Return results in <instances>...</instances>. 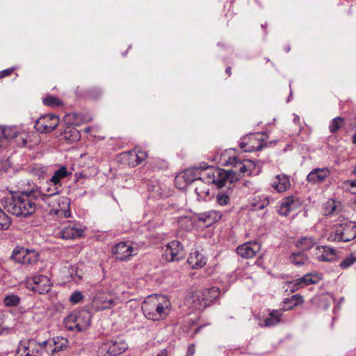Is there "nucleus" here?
I'll return each instance as SVG.
<instances>
[{"label": "nucleus", "instance_id": "f257e3e1", "mask_svg": "<svg viewBox=\"0 0 356 356\" xmlns=\"http://www.w3.org/2000/svg\"><path fill=\"white\" fill-rule=\"evenodd\" d=\"M227 164L233 165L235 170H225L221 168H215L213 170L212 179L209 177V181H213L218 188L226 186L227 184L232 185L240 178V175L237 174L238 172L243 175L245 174L250 175L254 168V164L250 160L241 161L236 156L229 158Z\"/></svg>", "mask_w": 356, "mask_h": 356}, {"label": "nucleus", "instance_id": "f03ea898", "mask_svg": "<svg viewBox=\"0 0 356 356\" xmlns=\"http://www.w3.org/2000/svg\"><path fill=\"white\" fill-rule=\"evenodd\" d=\"M39 191L32 188L29 191H22L13 193L6 201L4 209L17 217H28L35 211L36 200L38 199Z\"/></svg>", "mask_w": 356, "mask_h": 356}, {"label": "nucleus", "instance_id": "7ed1b4c3", "mask_svg": "<svg viewBox=\"0 0 356 356\" xmlns=\"http://www.w3.org/2000/svg\"><path fill=\"white\" fill-rule=\"evenodd\" d=\"M141 309L147 319L160 321L168 315L170 302L163 296L149 297L143 302Z\"/></svg>", "mask_w": 356, "mask_h": 356}, {"label": "nucleus", "instance_id": "20e7f679", "mask_svg": "<svg viewBox=\"0 0 356 356\" xmlns=\"http://www.w3.org/2000/svg\"><path fill=\"white\" fill-rule=\"evenodd\" d=\"M91 318L92 314L88 310H75L63 319V323L68 331L81 332L89 328Z\"/></svg>", "mask_w": 356, "mask_h": 356}, {"label": "nucleus", "instance_id": "39448f33", "mask_svg": "<svg viewBox=\"0 0 356 356\" xmlns=\"http://www.w3.org/2000/svg\"><path fill=\"white\" fill-rule=\"evenodd\" d=\"M334 225L330 238L334 241L348 242L356 237V222L348 220H339Z\"/></svg>", "mask_w": 356, "mask_h": 356}, {"label": "nucleus", "instance_id": "423d86ee", "mask_svg": "<svg viewBox=\"0 0 356 356\" xmlns=\"http://www.w3.org/2000/svg\"><path fill=\"white\" fill-rule=\"evenodd\" d=\"M39 257L38 252L34 250L17 246L13 250L10 259L23 265L34 266L38 263Z\"/></svg>", "mask_w": 356, "mask_h": 356}, {"label": "nucleus", "instance_id": "0eeeda50", "mask_svg": "<svg viewBox=\"0 0 356 356\" xmlns=\"http://www.w3.org/2000/svg\"><path fill=\"white\" fill-rule=\"evenodd\" d=\"M213 170L214 169L210 168L209 166L207 168L198 167L187 169L183 173L181 178L184 179L186 184H191L193 181H201L202 179L206 180L208 183H213L211 181H209V177L212 179ZM179 178H181V177H177V179Z\"/></svg>", "mask_w": 356, "mask_h": 356}, {"label": "nucleus", "instance_id": "6e6552de", "mask_svg": "<svg viewBox=\"0 0 356 356\" xmlns=\"http://www.w3.org/2000/svg\"><path fill=\"white\" fill-rule=\"evenodd\" d=\"M27 287L35 293L44 294L50 291L52 282L49 277L44 275H36L28 279Z\"/></svg>", "mask_w": 356, "mask_h": 356}, {"label": "nucleus", "instance_id": "1a4fd4ad", "mask_svg": "<svg viewBox=\"0 0 356 356\" xmlns=\"http://www.w3.org/2000/svg\"><path fill=\"white\" fill-rule=\"evenodd\" d=\"M264 146H266V145L263 136L260 134H250L244 136L239 142V147L246 152L260 150Z\"/></svg>", "mask_w": 356, "mask_h": 356}, {"label": "nucleus", "instance_id": "9d476101", "mask_svg": "<svg viewBox=\"0 0 356 356\" xmlns=\"http://www.w3.org/2000/svg\"><path fill=\"white\" fill-rule=\"evenodd\" d=\"M186 252L178 241H172L163 248L162 257L167 261H178L184 259Z\"/></svg>", "mask_w": 356, "mask_h": 356}, {"label": "nucleus", "instance_id": "9b49d317", "mask_svg": "<svg viewBox=\"0 0 356 356\" xmlns=\"http://www.w3.org/2000/svg\"><path fill=\"white\" fill-rule=\"evenodd\" d=\"M112 251L117 259L126 261L131 256L138 254L139 248L136 243L129 244L128 242H120L113 248Z\"/></svg>", "mask_w": 356, "mask_h": 356}, {"label": "nucleus", "instance_id": "f8f14e48", "mask_svg": "<svg viewBox=\"0 0 356 356\" xmlns=\"http://www.w3.org/2000/svg\"><path fill=\"white\" fill-rule=\"evenodd\" d=\"M115 296L109 291L100 289L95 296L92 305L97 310L108 309L115 305Z\"/></svg>", "mask_w": 356, "mask_h": 356}, {"label": "nucleus", "instance_id": "ddd939ff", "mask_svg": "<svg viewBox=\"0 0 356 356\" xmlns=\"http://www.w3.org/2000/svg\"><path fill=\"white\" fill-rule=\"evenodd\" d=\"M128 348L127 344L122 341L110 340L104 343L99 352L102 356H117Z\"/></svg>", "mask_w": 356, "mask_h": 356}, {"label": "nucleus", "instance_id": "4468645a", "mask_svg": "<svg viewBox=\"0 0 356 356\" xmlns=\"http://www.w3.org/2000/svg\"><path fill=\"white\" fill-rule=\"evenodd\" d=\"M59 124V118L54 114L41 116L35 123V129L40 133H49L55 129Z\"/></svg>", "mask_w": 356, "mask_h": 356}, {"label": "nucleus", "instance_id": "2eb2a0df", "mask_svg": "<svg viewBox=\"0 0 356 356\" xmlns=\"http://www.w3.org/2000/svg\"><path fill=\"white\" fill-rule=\"evenodd\" d=\"M261 250V244L257 241H248L238 245L236 252L237 254L243 259H251Z\"/></svg>", "mask_w": 356, "mask_h": 356}, {"label": "nucleus", "instance_id": "dca6fc26", "mask_svg": "<svg viewBox=\"0 0 356 356\" xmlns=\"http://www.w3.org/2000/svg\"><path fill=\"white\" fill-rule=\"evenodd\" d=\"M300 206L298 198L295 196H289L283 198L277 206V211L278 214L286 216L290 212L296 210Z\"/></svg>", "mask_w": 356, "mask_h": 356}, {"label": "nucleus", "instance_id": "f3484780", "mask_svg": "<svg viewBox=\"0 0 356 356\" xmlns=\"http://www.w3.org/2000/svg\"><path fill=\"white\" fill-rule=\"evenodd\" d=\"M83 230L81 225L75 222H68L63 225L60 232V237L63 239H74L83 236Z\"/></svg>", "mask_w": 356, "mask_h": 356}, {"label": "nucleus", "instance_id": "a211bd4d", "mask_svg": "<svg viewBox=\"0 0 356 356\" xmlns=\"http://www.w3.org/2000/svg\"><path fill=\"white\" fill-rule=\"evenodd\" d=\"M14 356H38L34 339L21 340Z\"/></svg>", "mask_w": 356, "mask_h": 356}, {"label": "nucleus", "instance_id": "6ab92c4d", "mask_svg": "<svg viewBox=\"0 0 356 356\" xmlns=\"http://www.w3.org/2000/svg\"><path fill=\"white\" fill-rule=\"evenodd\" d=\"M123 155L127 164L131 167H135L147 158V154L143 150L136 148L123 153Z\"/></svg>", "mask_w": 356, "mask_h": 356}, {"label": "nucleus", "instance_id": "aec40b11", "mask_svg": "<svg viewBox=\"0 0 356 356\" xmlns=\"http://www.w3.org/2000/svg\"><path fill=\"white\" fill-rule=\"evenodd\" d=\"M330 174V171L327 168H315L308 174L307 180L312 184H319L323 182Z\"/></svg>", "mask_w": 356, "mask_h": 356}, {"label": "nucleus", "instance_id": "412c9836", "mask_svg": "<svg viewBox=\"0 0 356 356\" xmlns=\"http://www.w3.org/2000/svg\"><path fill=\"white\" fill-rule=\"evenodd\" d=\"M221 218L222 213L220 211L213 210L200 213L197 216L198 221L202 222L205 227H209L213 225L220 220Z\"/></svg>", "mask_w": 356, "mask_h": 356}, {"label": "nucleus", "instance_id": "4be33fe9", "mask_svg": "<svg viewBox=\"0 0 356 356\" xmlns=\"http://www.w3.org/2000/svg\"><path fill=\"white\" fill-rule=\"evenodd\" d=\"M271 186L278 193H283L291 186L289 177L284 175H277L271 183Z\"/></svg>", "mask_w": 356, "mask_h": 356}, {"label": "nucleus", "instance_id": "5701e85b", "mask_svg": "<svg viewBox=\"0 0 356 356\" xmlns=\"http://www.w3.org/2000/svg\"><path fill=\"white\" fill-rule=\"evenodd\" d=\"M35 345L36 349L38 350V356L42 355L44 353H46L48 355H53L56 353L55 351V341L54 339H49L42 343H38L35 341Z\"/></svg>", "mask_w": 356, "mask_h": 356}, {"label": "nucleus", "instance_id": "b1692460", "mask_svg": "<svg viewBox=\"0 0 356 356\" xmlns=\"http://www.w3.org/2000/svg\"><path fill=\"white\" fill-rule=\"evenodd\" d=\"M203 294H201L204 297V302H202V307H207L212 302L216 300L220 294V291L218 287H210L208 289H204L202 290Z\"/></svg>", "mask_w": 356, "mask_h": 356}, {"label": "nucleus", "instance_id": "393cba45", "mask_svg": "<svg viewBox=\"0 0 356 356\" xmlns=\"http://www.w3.org/2000/svg\"><path fill=\"white\" fill-rule=\"evenodd\" d=\"M187 261L193 268H200L206 264L207 259L202 253L195 250L190 254Z\"/></svg>", "mask_w": 356, "mask_h": 356}, {"label": "nucleus", "instance_id": "a878e982", "mask_svg": "<svg viewBox=\"0 0 356 356\" xmlns=\"http://www.w3.org/2000/svg\"><path fill=\"white\" fill-rule=\"evenodd\" d=\"M316 250L318 251L316 254L320 261H330L336 254V250L334 248L325 245L317 246Z\"/></svg>", "mask_w": 356, "mask_h": 356}, {"label": "nucleus", "instance_id": "bb28decb", "mask_svg": "<svg viewBox=\"0 0 356 356\" xmlns=\"http://www.w3.org/2000/svg\"><path fill=\"white\" fill-rule=\"evenodd\" d=\"M72 175V172L67 170V168L64 165L60 166L57 170H56L49 180L50 183H52L54 186H61V180L67 177Z\"/></svg>", "mask_w": 356, "mask_h": 356}, {"label": "nucleus", "instance_id": "cd10ccee", "mask_svg": "<svg viewBox=\"0 0 356 356\" xmlns=\"http://www.w3.org/2000/svg\"><path fill=\"white\" fill-rule=\"evenodd\" d=\"M282 312L281 309L272 310L264 319V325L266 327H272L282 322Z\"/></svg>", "mask_w": 356, "mask_h": 356}, {"label": "nucleus", "instance_id": "c85d7f7f", "mask_svg": "<svg viewBox=\"0 0 356 356\" xmlns=\"http://www.w3.org/2000/svg\"><path fill=\"white\" fill-rule=\"evenodd\" d=\"M49 183H47V186L43 187L36 188L39 191L38 199L40 198L42 200L45 201L47 197H51L58 193V189L56 186H54L51 188L48 186Z\"/></svg>", "mask_w": 356, "mask_h": 356}, {"label": "nucleus", "instance_id": "c756f323", "mask_svg": "<svg viewBox=\"0 0 356 356\" xmlns=\"http://www.w3.org/2000/svg\"><path fill=\"white\" fill-rule=\"evenodd\" d=\"M303 302V298L299 294L293 295L291 298H286L283 302L282 308L283 312L291 310L298 304Z\"/></svg>", "mask_w": 356, "mask_h": 356}, {"label": "nucleus", "instance_id": "7c9ffc66", "mask_svg": "<svg viewBox=\"0 0 356 356\" xmlns=\"http://www.w3.org/2000/svg\"><path fill=\"white\" fill-rule=\"evenodd\" d=\"M289 261L295 266H302L309 262V257L302 252H293L289 256Z\"/></svg>", "mask_w": 356, "mask_h": 356}, {"label": "nucleus", "instance_id": "2f4dec72", "mask_svg": "<svg viewBox=\"0 0 356 356\" xmlns=\"http://www.w3.org/2000/svg\"><path fill=\"white\" fill-rule=\"evenodd\" d=\"M316 244V241L312 237L303 236L296 241V247L302 251L309 250Z\"/></svg>", "mask_w": 356, "mask_h": 356}, {"label": "nucleus", "instance_id": "473e14b6", "mask_svg": "<svg viewBox=\"0 0 356 356\" xmlns=\"http://www.w3.org/2000/svg\"><path fill=\"white\" fill-rule=\"evenodd\" d=\"M341 211L340 205L334 200H328L324 208V213L326 216L338 214Z\"/></svg>", "mask_w": 356, "mask_h": 356}, {"label": "nucleus", "instance_id": "72a5a7b5", "mask_svg": "<svg viewBox=\"0 0 356 356\" xmlns=\"http://www.w3.org/2000/svg\"><path fill=\"white\" fill-rule=\"evenodd\" d=\"M321 280L320 274L316 273H308L299 278L303 286L317 284Z\"/></svg>", "mask_w": 356, "mask_h": 356}, {"label": "nucleus", "instance_id": "f704fd0d", "mask_svg": "<svg viewBox=\"0 0 356 356\" xmlns=\"http://www.w3.org/2000/svg\"><path fill=\"white\" fill-rule=\"evenodd\" d=\"M199 199L204 200L209 195V186L205 181H199V184L195 188Z\"/></svg>", "mask_w": 356, "mask_h": 356}, {"label": "nucleus", "instance_id": "c9c22d12", "mask_svg": "<svg viewBox=\"0 0 356 356\" xmlns=\"http://www.w3.org/2000/svg\"><path fill=\"white\" fill-rule=\"evenodd\" d=\"M344 118L336 117L333 118L329 124V131L331 134L337 133L344 124Z\"/></svg>", "mask_w": 356, "mask_h": 356}, {"label": "nucleus", "instance_id": "e433bc0d", "mask_svg": "<svg viewBox=\"0 0 356 356\" xmlns=\"http://www.w3.org/2000/svg\"><path fill=\"white\" fill-rule=\"evenodd\" d=\"M20 302V297L14 293L8 294L3 298V303L8 307H17Z\"/></svg>", "mask_w": 356, "mask_h": 356}, {"label": "nucleus", "instance_id": "4c0bfd02", "mask_svg": "<svg viewBox=\"0 0 356 356\" xmlns=\"http://www.w3.org/2000/svg\"><path fill=\"white\" fill-rule=\"evenodd\" d=\"M227 185V191H220L216 197L217 202L221 206L227 205L229 201V193H231V186L229 184Z\"/></svg>", "mask_w": 356, "mask_h": 356}, {"label": "nucleus", "instance_id": "58836bf2", "mask_svg": "<svg viewBox=\"0 0 356 356\" xmlns=\"http://www.w3.org/2000/svg\"><path fill=\"white\" fill-rule=\"evenodd\" d=\"M149 165L154 171L165 170L168 168V163L161 159H155L149 163Z\"/></svg>", "mask_w": 356, "mask_h": 356}, {"label": "nucleus", "instance_id": "ea45409f", "mask_svg": "<svg viewBox=\"0 0 356 356\" xmlns=\"http://www.w3.org/2000/svg\"><path fill=\"white\" fill-rule=\"evenodd\" d=\"M43 104L47 106L58 108L63 105V102L57 97L51 95H47L43 100Z\"/></svg>", "mask_w": 356, "mask_h": 356}, {"label": "nucleus", "instance_id": "a19ab883", "mask_svg": "<svg viewBox=\"0 0 356 356\" xmlns=\"http://www.w3.org/2000/svg\"><path fill=\"white\" fill-rule=\"evenodd\" d=\"M10 225V218L1 209H0V231L8 229Z\"/></svg>", "mask_w": 356, "mask_h": 356}, {"label": "nucleus", "instance_id": "79ce46f5", "mask_svg": "<svg viewBox=\"0 0 356 356\" xmlns=\"http://www.w3.org/2000/svg\"><path fill=\"white\" fill-rule=\"evenodd\" d=\"M63 138L70 143L77 141L80 138L79 131L75 128L70 129L69 131H65L63 133Z\"/></svg>", "mask_w": 356, "mask_h": 356}, {"label": "nucleus", "instance_id": "37998d69", "mask_svg": "<svg viewBox=\"0 0 356 356\" xmlns=\"http://www.w3.org/2000/svg\"><path fill=\"white\" fill-rule=\"evenodd\" d=\"M201 294H203L202 290H197L194 291L191 296L193 303L195 305V307L200 309L204 308L202 307V302H204V297Z\"/></svg>", "mask_w": 356, "mask_h": 356}, {"label": "nucleus", "instance_id": "c03bdc74", "mask_svg": "<svg viewBox=\"0 0 356 356\" xmlns=\"http://www.w3.org/2000/svg\"><path fill=\"white\" fill-rule=\"evenodd\" d=\"M356 262V253H351L346 257L340 263L339 266L343 269H347Z\"/></svg>", "mask_w": 356, "mask_h": 356}, {"label": "nucleus", "instance_id": "a18cd8bd", "mask_svg": "<svg viewBox=\"0 0 356 356\" xmlns=\"http://www.w3.org/2000/svg\"><path fill=\"white\" fill-rule=\"evenodd\" d=\"M55 341V351L56 353L63 350L68 345V340L64 337L52 338Z\"/></svg>", "mask_w": 356, "mask_h": 356}, {"label": "nucleus", "instance_id": "49530a36", "mask_svg": "<svg viewBox=\"0 0 356 356\" xmlns=\"http://www.w3.org/2000/svg\"><path fill=\"white\" fill-rule=\"evenodd\" d=\"M102 95V91L99 88H91L86 90V95L87 97L92 99H97Z\"/></svg>", "mask_w": 356, "mask_h": 356}, {"label": "nucleus", "instance_id": "de8ad7c7", "mask_svg": "<svg viewBox=\"0 0 356 356\" xmlns=\"http://www.w3.org/2000/svg\"><path fill=\"white\" fill-rule=\"evenodd\" d=\"M11 138H15L18 144L23 147L26 146L27 144V135L24 133L17 134L16 132H13L11 134Z\"/></svg>", "mask_w": 356, "mask_h": 356}, {"label": "nucleus", "instance_id": "09e8293b", "mask_svg": "<svg viewBox=\"0 0 356 356\" xmlns=\"http://www.w3.org/2000/svg\"><path fill=\"white\" fill-rule=\"evenodd\" d=\"M149 191L153 192L155 195V197H165L167 196V194L165 193V190L161 188V187L158 185H154L153 188H149Z\"/></svg>", "mask_w": 356, "mask_h": 356}, {"label": "nucleus", "instance_id": "8fccbe9b", "mask_svg": "<svg viewBox=\"0 0 356 356\" xmlns=\"http://www.w3.org/2000/svg\"><path fill=\"white\" fill-rule=\"evenodd\" d=\"M353 173L356 176V166L353 171ZM345 187L349 190L351 193L356 194V179L355 180H346L343 182Z\"/></svg>", "mask_w": 356, "mask_h": 356}, {"label": "nucleus", "instance_id": "3c124183", "mask_svg": "<svg viewBox=\"0 0 356 356\" xmlns=\"http://www.w3.org/2000/svg\"><path fill=\"white\" fill-rule=\"evenodd\" d=\"M67 204V208L65 209H56L55 211V213L58 216H63L64 218H69L70 216V211L69 209V200L67 198H64L63 203Z\"/></svg>", "mask_w": 356, "mask_h": 356}, {"label": "nucleus", "instance_id": "603ef678", "mask_svg": "<svg viewBox=\"0 0 356 356\" xmlns=\"http://www.w3.org/2000/svg\"><path fill=\"white\" fill-rule=\"evenodd\" d=\"M72 272L71 273V276L75 282H79L80 280H82L83 276V273L82 270L79 269L77 267H73L72 268Z\"/></svg>", "mask_w": 356, "mask_h": 356}, {"label": "nucleus", "instance_id": "864d4df0", "mask_svg": "<svg viewBox=\"0 0 356 356\" xmlns=\"http://www.w3.org/2000/svg\"><path fill=\"white\" fill-rule=\"evenodd\" d=\"M83 298V296L80 291H75L70 296V300L72 303L76 304L79 303Z\"/></svg>", "mask_w": 356, "mask_h": 356}, {"label": "nucleus", "instance_id": "5fc2aeb1", "mask_svg": "<svg viewBox=\"0 0 356 356\" xmlns=\"http://www.w3.org/2000/svg\"><path fill=\"white\" fill-rule=\"evenodd\" d=\"M11 131L10 129L0 126V138H11Z\"/></svg>", "mask_w": 356, "mask_h": 356}, {"label": "nucleus", "instance_id": "6e6d98bb", "mask_svg": "<svg viewBox=\"0 0 356 356\" xmlns=\"http://www.w3.org/2000/svg\"><path fill=\"white\" fill-rule=\"evenodd\" d=\"M289 284L292 285L291 289H290L291 292H295L296 291L298 290L299 289L303 287L302 282H300V280H299V278L295 280L293 282H289Z\"/></svg>", "mask_w": 356, "mask_h": 356}, {"label": "nucleus", "instance_id": "4d7b16f0", "mask_svg": "<svg viewBox=\"0 0 356 356\" xmlns=\"http://www.w3.org/2000/svg\"><path fill=\"white\" fill-rule=\"evenodd\" d=\"M16 69L17 67H13L1 71L0 79L3 77L10 76Z\"/></svg>", "mask_w": 356, "mask_h": 356}, {"label": "nucleus", "instance_id": "13d9d810", "mask_svg": "<svg viewBox=\"0 0 356 356\" xmlns=\"http://www.w3.org/2000/svg\"><path fill=\"white\" fill-rule=\"evenodd\" d=\"M195 352V346L193 343L188 345L186 356H193Z\"/></svg>", "mask_w": 356, "mask_h": 356}, {"label": "nucleus", "instance_id": "bf43d9fd", "mask_svg": "<svg viewBox=\"0 0 356 356\" xmlns=\"http://www.w3.org/2000/svg\"><path fill=\"white\" fill-rule=\"evenodd\" d=\"M3 316H4L3 312L0 310V334H1L3 332V331L6 330V327L4 325V321H3Z\"/></svg>", "mask_w": 356, "mask_h": 356}, {"label": "nucleus", "instance_id": "052dcab7", "mask_svg": "<svg viewBox=\"0 0 356 356\" xmlns=\"http://www.w3.org/2000/svg\"><path fill=\"white\" fill-rule=\"evenodd\" d=\"M156 356H168V351L166 348L162 349Z\"/></svg>", "mask_w": 356, "mask_h": 356}, {"label": "nucleus", "instance_id": "680f3d73", "mask_svg": "<svg viewBox=\"0 0 356 356\" xmlns=\"http://www.w3.org/2000/svg\"><path fill=\"white\" fill-rule=\"evenodd\" d=\"M158 184H159L156 181H151L149 183H147V189L149 190V187H151L152 188L154 185H158Z\"/></svg>", "mask_w": 356, "mask_h": 356}, {"label": "nucleus", "instance_id": "e2e57ef3", "mask_svg": "<svg viewBox=\"0 0 356 356\" xmlns=\"http://www.w3.org/2000/svg\"><path fill=\"white\" fill-rule=\"evenodd\" d=\"M225 72L226 74L228 75V76H231L232 75V68L231 67H227L225 70Z\"/></svg>", "mask_w": 356, "mask_h": 356}, {"label": "nucleus", "instance_id": "0e129e2a", "mask_svg": "<svg viewBox=\"0 0 356 356\" xmlns=\"http://www.w3.org/2000/svg\"><path fill=\"white\" fill-rule=\"evenodd\" d=\"M300 118L299 116L298 115H296L294 117V119H293V122L296 123V124H300Z\"/></svg>", "mask_w": 356, "mask_h": 356}, {"label": "nucleus", "instance_id": "69168bd1", "mask_svg": "<svg viewBox=\"0 0 356 356\" xmlns=\"http://www.w3.org/2000/svg\"><path fill=\"white\" fill-rule=\"evenodd\" d=\"M204 326H205V325L200 326V327H197V328L195 330V332H195V334L198 333V332L202 330V328L203 327H204Z\"/></svg>", "mask_w": 356, "mask_h": 356}, {"label": "nucleus", "instance_id": "338daca9", "mask_svg": "<svg viewBox=\"0 0 356 356\" xmlns=\"http://www.w3.org/2000/svg\"><path fill=\"white\" fill-rule=\"evenodd\" d=\"M352 143L356 144V130L355 134L353 136Z\"/></svg>", "mask_w": 356, "mask_h": 356}, {"label": "nucleus", "instance_id": "774afa93", "mask_svg": "<svg viewBox=\"0 0 356 356\" xmlns=\"http://www.w3.org/2000/svg\"><path fill=\"white\" fill-rule=\"evenodd\" d=\"M352 207H353V210H355L356 211V197L355 198V200L353 203Z\"/></svg>", "mask_w": 356, "mask_h": 356}]
</instances>
